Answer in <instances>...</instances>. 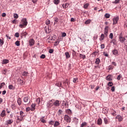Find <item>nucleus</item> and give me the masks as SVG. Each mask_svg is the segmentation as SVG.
Returning a JSON list of instances; mask_svg holds the SVG:
<instances>
[{
	"label": "nucleus",
	"mask_w": 127,
	"mask_h": 127,
	"mask_svg": "<svg viewBox=\"0 0 127 127\" xmlns=\"http://www.w3.org/2000/svg\"><path fill=\"white\" fill-rule=\"evenodd\" d=\"M27 25V20L26 18H23L21 21V24H19V26L21 28H23Z\"/></svg>",
	"instance_id": "nucleus-2"
},
{
	"label": "nucleus",
	"mask_w": 127,
	"mask_h": 127,
	"mask_svg": "<svg viewBox=\"0 0 127 127\" xmlns=\"http://www.w3.org/2000/svg\"><path fill=\"white\" fill-rule=\"evenodd\" d=\"M5 85V83L4 82H2L0 84V89H1V88H3V86Z\"/></svg>",
	"instance_id": "nucleus-39"
},
{
	"label": "nucleus",
	"mask_w": 127,
	"mask_h": 127,
	"mask_svg": "<svg viewBox=\"0 0 127 127\" xmlns=\"http://www.w3.org/2000/svg\"><path fill=\"white\" fill-rule=\"evenodd\" d=\"M113 37H114V35H113L112 33H111L109 35V38L113 39Z\"/></svg>",
	"instance_id": "nucleus-47"
},
{
	"label": "nucleus",
	"mask_w": 127,
	"mask_h": 127,
	"mask_svg": "<svg viewBox=\"0 0 127 127\" xmlns=\"http://www.w3.org/2000/svg\"><path fill=\"white\" fill-rule=\"evenodd\" d=\"M108 33H109V26H106L104 28V34L107 36L108 35Z\"/></svg>",
	"instance_id": "nucleus-7"
},
{
	"label": "nucleus",
	"mask_w": 127,
	"mask_h": 127,
	"mask_svg": "<svg viewBox=\"0 0 127 127\" xmlns=\"http://www.w3.org/2000/svg\"><path fill=\"white\" fill-rule=\"evenodd\" d=\"M22 75L23 77H27L28 76V72L27 71H23Z\"/></svg>",
	"instance_id": "nucleus-16"
},
{
	"label": "nucleus",
	"mask_w": 127,
	"mask_h": 127,
	"mask_svg": "<svg viewBox=\"0 0 127 127\" xmlns=\"http://www.w3.org/2000/svg\"><path fill=\"white\" fill-rule=\"evenodd\" d=\"M100 59L97 58L95 62V64H96V65H99L100 64Z\"/></svg>",
	"instance_id": "nucleus-26"
},
{
	"label": "nucleus",
	"mask_w": 127,
	"mask_h": 127,
	"mask_svg": "<svg viewBox=\"0 0 127 127\" xmlns=\"http://www.w3.org/2000/svg\"><path fill=\"white\" fill-rule=\"evenodd\" d=\"M112 53L113 55H115V56H119V51L116 49H115L112 51Z\"/></svg>",
	"instance_id": "nucleus-10"
},
{
	"label": "nucleus",
	"mask_w": 127,
	"mask_h": 127,
	"mask_svg": "<svg viewBox=\"0 0 127 127\" xmlns=\"http://www.w3.org/2000/svg\"><path fill=\"white\" fill-rule=\"evenodd\" d=\"M24 113L23 111H20V116H17V123H20V122H22L23 121V118H24Z\"/></svg>",
	"instance_id": "nucleus-1"
},
{
	"label": "nucleus",
	"mask_w": 127,
	"mask_h": 127,
	"mask_svg": "<svg viewBox=\"0 0 127 127\" xmlns=\"http://www.w3.org/2000/svg\"><path fill=\"white\" fill-rule=\"evenodd\" d=\"M122 76L121 75H119L117 77V80L118 81H120V80H121V78Z\"/></svg>",
	"instance_id": "nucleus-61"
},
{
	"label": "nucleus",
	"mask_w": 127,
	"mask_h": 127,
	"mask_svg": "<svg viewBox=\"0 0 127 127\" xmlns=\"http://www.w3.org/2000/svg\"><path fill=\"white\" fill-rule=\"evenodd\" d=\"M65 55L66 59H68V58H70V54L68 52L65 53Z\"/></svg>",
	"instance_id": "nucleus-31"
},
{
	"label": "nucleus",
	"mask_w": 127,
	"mask_h": 127,
	"mask_svg": "<svg viewBox=\"0 0 127 127\" xmlns=\"http://www.w3.org/2000/svg\"><path fill=\"white\" fill-rule=\"evenodd\" d=\"M59 2H60V0H54V3H55V4H59Z\"/></svg>",
	"instance_id": "nucleus-36"
},
{
	"label": "nucleus",
	"mask_w": 127,
	"mask_h": 127,
	"mask_svg": "<svg viewBox=\"0 0 127 127\" xmlns=\"http://www.w3.org/2000/svg\"><path fill=\"white\" fill-rule=\"evenodd\" d=\"M116 119L117 120H118L119 122H122V121H123V117H122V116H121L120 115H117L116 117Z\"/></svg>",
	"instance_id": "nucleus-12"
},
{
	"label": "nucleus",
	"mask_w": 127,
	"mask_h": 127,
	"mask_svg": "<svg viewBox=\"0 0 127 127\" xmlns=\"http://www.w3.org/2000/svg\"><path fill=\"white\" fill-rule=\"evenodd\" d=\"M17 81L19 85H23V80H21L20 78H18Z\"/></svg>",
	"instance_id": "nucleus-21"
},
{
	"label": "nucleus",
	"mask_w": 127,
	"mask_h": 127,
	"mask_svg": "<svg viewBox=\"0 0 127 127\" xmlns=\"http://www.w3.org/2000/svg\"><path fill=\"white\" fill-rule=\"evenodd\" d=\"M65 112L66 113V114H68V115H71V114H72V111H71V110L70 109L66 110Z\"/></svg>",
	"instance_id": "nucleus-29"
},
{
	"label": "nucleus",
	"mask_w": 127,
	"mask_h": 127,
	"mask_svg": "<svg viewBox=\"0 0 127 127\" xmlns=\"http://www.w3.org/2000/svg\"><path fill=\"white\" fill-rule=\"evenodd\" d=\"M3 40H1V39H0V46L3 45Z\"/></svg>",
	"instance_id": "nucleus-45"
},
{
	"label": "nucleus",
	"mask_w": 127,
	"mask_h": 127,
	"mask_svg": "<svg viewBox=\"0 0 127 127\" xmlns=\"http://www.w3.org/2000/svg\"><path fill=\"white\" fill-rule=\"evenodd\" d=\"M9 62V61H8V60H3L2 64L5 65L7 64V63H8Z\"/></svg>",
	"instance_id": "nucleus-15"
},
{
	"label": "nucleus",
	"mask_w": 127,
	"mask_h": 127,
	"mask_svg": "<svg viewBox=\"0 0 127 127\" xmlns=\"http://www.w3.org/2000/svg\"><path fill=\"white\" fill-rule=\"evenodd\" d=\"M30 110H31V109H30V107H27V108H26V112H29V111H30Z\"/></svg>",
	"instance_id": "nucleus-64"
},
{
	"label": "nucleus",
	"mask_w": 127,
	"mask_h": 127,
	"mask_svg": "<svg viewBox=\"0 0 127 127\" xmlns=\"http://www.w3.org/2000/svg\"><path fill=\"white\" fill-rule=\"evenodd\" d=\"M53 52H54V50L53 49H50L49 51V53H50V54H52Z\"/></svg>",
	"instance_id": "nucleus-48"
},
{
	"label": "nucleus",
	"mask_w": 127,
	"mask_h": 127,
	"mask_svg": "<svg viewBox=\"0 0 127 127\" xmlns=\"http://www.w3.org/2000/svg\"><path fill=\"white\" fill-rule=\"evenodd\" d=\"M86 126H87V123L84 122L81 124L80 127H86Z\"/></svg>",
	"instance_id": "nucleus-34"
},
{
	"label": "nucleus",
	"mask_w": 127,
	"mask_h": 127,
	"mask_svg": "<svg viewBox=\"0 0 127 127\" xmlns=\"http://www.w3.org/2000/svg\"><path fill=\"white\" fill-rule=\"evenodd\" d=\"M115 90H116V87H115V86H113L111 88V91L112 92H115Z\"/></svg>",
	"instance_id": "nucleus-59"
},
{
	"label": "nucleus",
	"mask_w": 127,
	"mask_h": 127,
	"mask_svg": "<svg viewBox=\"0 0 127 127\" xmlns=\"http://www.w3.org/2000/svg\"><path fill=\"white\" fill-rule=\"evenodd\" d=\"M13 123V120H8L6 121L5 125L8 126V125H11Z\"/></svg>",
	"instance_id": "nucleus-11"
},
{
	"label": "nucleus",
	"mask_w": 127,
	"mask_h": 127,
	"mask_svg": "<svg viewBox=\"0 0 127 127\" xmlns=\"http://www.w3.org/2000/svg\"><path fill=\"white\" fill-rule=\"evenodd\" d=\"M79 57L80 58H82V59H85V58H86V55H82V54H79Z\"/></svg>",
	"instance_id": "nucleus-33"
},
{
	"label": "nucleus",
	"mask_w": 127,
	"mask_h": 127,
	"mask_svg": "<svg viewBox=\"0 0 127 127\" xmlns=\"http://www.w3.org/2000/svg\"><path fill=\"white\" fill-rule=\"evenodd\" d=\"M14 36H15V37H17V38L19 37V33L18 32H16V33L14 34Z\"/></svg>",
	"instance_id": "nucleus-43"
},
{
	"label": "nucleus",
	"mask_w": 127,
	"mask_h": 127,
	"mask_svg": "<svg viewBox=\"0 0 127 127\" xmlns=\"http://www.w3.org/2000/svg\"><path fill=\"white\" fill-rule=\"evenodd\" d=\"M111 43H113L114 45H117L118 44V42H117V40L113 39L111 41Z\"/></svg>",
	"instance_id": "nucleus-24"
},
{
	"label": "nucleus",
	"mask_w": 127,
	"mask_h": 127,
	"mask_svg": "<svg viewBox=\"0 0 127 127\" xmlns=\"http://www.w3.org/2000/svg\"><path fill=\"white\" fill-rule=\"evenodd\" d=\"M0 116V117H1V118H3V117H5V116H6V114H5V110H4L2 111Z\"/></svg>",
	"instance_id": "nucleus-13"
},
{
	"label": "nucleus",
	"mask_w": 127,
	"mask_h": 127,
	"mask_svg": "<svg viewBox=\"0 0 127 127\" xmlns=\"http://www.w3.org/2000/svg\"><path fill=\"white\" fill-rule=\"evenodd\" d=\"M36 106V104H32L31 106V111H34L35 110V106Z\"/></svg>",
	"instance_id": "nucleus-18"
},
{
	"label": "nucleus",
	"mask_w": 127,
	"mask_h": 127,
	"mask_svg": "<svg viewBox=\"0 0 127 127\" xmlns=\"http://www.w3.org/2000/svg\"><path fill=\"white\" fill-rule=\"evenodd\" d=\"M15 44L16 46H20V43L19 41H16Z\"/></svg>",
	"instance_id": "nucleus-38"
},
{
	"label": "nucleus",
	"mask_w": 127,
	"mask_h": 127,
	"mask_svg": "<svg viewBox=\"0 0 127 127\" xmlns=\"http://www.w3.org/2000/svg\"><path fill=\"white\" fill-rule=\"evenodd\" d=\"M105 18H110V16H111V15L109 13H106L104 15Z\"/></svg>",
	"instance_id": "nucleus-37"
},
{
	"label": "nucleus",
	"mask_w": 127,
	"mask_h": 127,
	"mask_svg": "<svg viewBox=\"0 0 127 127\" xmlns=\"http://www.w3.org/2000/svg\"><path fill=\"white\" fill-rule=\"evenodd\" d=\"M45 57H46V56H45V55L44 54H42L41 56H40V58L41 59H44V58H45Z\"/></svg>",
	"instance_id": "nucleus-46"
},
{
	"label": "nucleus",
	"mask_w": 127,
	"mask_h": 127,
	"mask_svg": "<svg viewBox=\"0 0 127 127\" xmlns=\"http://www.w3.org/2000/svg\"><path fill=\"white\" fill-rule=\"evenodd\" d=\"M20 34L21 35V36H24V37H26V35H27V32L23 31Z\"/></svg>",
	"instance_id": "nucleus-14"
},
{
	"label": "nucleus",
	"mask_w": 127,
	"mask_h": 127,
	"mask_svg": "<svg viewBox=\"0 0 127 127\" xmlns=\"http://www.w3.org/2000/svg\"><path fill=\"white\" fill-rule=\"evenodd\" d=\"M60 125V123H59V122L56 121L54 125V127H59Z\"/></svg>",
	"instance_id": "nucleus-23"
},
{
	"label": "nucleus",
	"mask_w": 127,
	"mask_h": 127,
	"mask_svg": "<svg viewBox=\"0 0 127 127\" xmlns=\"http://www.w3.org/2000/svg\"><path fill=\"white\" fill-rule=\"evenodd\" d=\"M53 103L54 106H55V107H59V106H60V101L59 100H55L54 99V102Z\"/></svg>",
	"instance_id": "nucleus-5"
},
{
	"label": "nucleus",
	"mask_w": 127,
	"mask_h": 127,
	"mask_svg": "<svg viewBox=\"0 0 127 127\" xmlns=\"http://www.w3.org/2000/svg\"><path fill=\"white\" fill-rule=\"evenodd\" d=\"M113 3H120V0H115V1H113Z\"/></svg>",
	"instance_id": "nucleus-49"
},
{
	"label": "nucleus",
	"mask_w": 127,
	"mask_h": 127,
	"mask_svg": "<svg viewBox=\"0 0 127 127\" xmlns=\"http://www.w3.org/2000/svg\"><path fill=\"white\" fill-rule=\"evenodd\" d=\"M41 122L43 124H45V123H46V121H45L43 118L41 119Z\"/></svg>",
	"instance_id": "nucleus-52"
},
{
	"label": "nucleus",
	"mask_w": 127,
	"mask_h": 127,
	"mask_svg": "<svg viewBox=\"0 0 127 127\" xmlns=\"http://www.w3.org/2000/svg\"><path fill=\"white\" fill-rule=\"evenodd\" d=\"M64 120L66 121L67 123H71V118L67 115H64Z\"/></svg>",
	"instance_id": "nucleus-6"
},
{
	"label": "nucleus",
	"mask_w": 127,
	"mask_h": 127,
	"mask_svg": "<svg viewBox=\"0 0 127 127\" xmlns=\"http://www.w3.org/2000/svg\"><path fill=\"white\" fill-rule=\"evenodd\" d=\"M13 17L14 18H18V15H17L16 13H15L13 15Z\"/></svg>",
	"instance_id": "nucleus-51"
},
{
	"label": "nucleus",
	"mask_w": 127,
	"mask_h": 127,
	"mask_svg": "<svg viewBox=\"0 0 127 127\" xmlns=\"http://www.w3.org/2000/svg\"><path fill=\"white\" fill-rule=\"evenodd\" d=\"M89 23H91V20L89 19L85 21V24H89Z\"/></svg>",
	"instance_id": "nucleus-41"
},
{
	"label": "nucleus",
	"mask_w": 127,
	"mask_h": 127,
	"mask_svg": "<svg viewBox=\"0 0 127 127\" xmlns=\"http://www.w3.org/2000/svg\"><path fill=\"white\" fill-rule=\"evenodd\" d=\"M45 31H46V33H50V32H51V31L49 30V27H48V29L47 28L45 27Z\"/></svg>",
	"instance_id": "nucleus-30"
},
{
	"label": "nucleus",
	"mask_w": 127,
	"mask_h": 127,
	"mask_svg": "<svg viewBox=\"0 0 127 127\" xmlns=\"http://www.w3.org/2000/svg\"><path fill=\"white\" fill-rule=\"evenodd\" d=\"M11 108L12 109V110H15V109H16V106L15 105V104H12L11 105Z\"/></svg>",
	"instance_id": "nucleus-28"
},
{
	"label": "nucleus",
	"mask_w": 127,
	"mask_h": 127,
	"mask_svg": "<svg viewBox=\"0 0 127 127\" xmlns=\"http://www.w3.org/2000/svg\"><path fill=\"white\" fill-rule=\"evenodd\" d=\"M113 85H114V84L112 82L110 81L108 83V86H109V87H112L113 86Z\"/></svg>",
	"instance_id": "nucleus-40"
},
{
	"label": "nucleus",
	"mask_w": 127,
	"mask_h": 127,
	"mask_svg": "<svg viewBox=\"0 0 127 127\" xmlns=\"http://www.w3.org/2000/svg\"><path fill=\"white\" fill-rule=\"evenodd\" d=\"M104 38H105V35L104 34H102L101 36V40H104Z\"/></svg>",
	"instance_id": "nucleus-55"
},
{
	"label": "nucleus",
	"mask_w": 127,
	"mask_h": 127,
	"mask_svg": "<svg viewBox=\"0 0 127 127\" xmlns=\"http://www.w3.org/2000/svg\"><path fill=\"white\" fill-rule=\"evenodd\" d=\"M72 56H75L76 55V52L74 50H72Z\"/></svg>",
	"instance_id": "nucleus-54"
},
{
	"label": "nucleus",
	"mask_w": 127,
	"mask_h": 127,
	"mask_svg": "<svg viewBox=\"0 0 127 127\" xmlns=\"http://www.w3.org/2000/svg\"><path fill=\"white\" fill-rule=\"evenodd\" d=\"M101 49H104V48H105V44H101Z\"/></svg>",
	"instance_id": "nucleus-62"
},
{
	"label": "nucleus",
	"mask_w": 127,
	"mask_h": 127,
	"mask_svg": "<svg viewBox=\"0 0 127 127\" xmlns=\"http://www.w3.org/2000/svg\"><path fill=\"white\" fill-rule=\"evenodd\" d=\"M63 113V111H62V110H59L58 112L59 116H60V115H61V114H62Z\"/></svg>",
	"instance_id": "nucleus-50"
},
{
	"label": "nucleus",
	"mask_w": 127,
	"mask_h": 127,
	"mask_svg": "<svg viewBox=\"0 0 127 127\" xmlns=\"http://www.w3.org/2000/svg\"><path fill=\"white\" fill-rule=\"evenodd\" d=\"M29 44L30 46H33L34 45V43H35V41H34V39H30L29 41Z\"/></svg>",
	"instance_id": "nucleus-8"
},
{
	"label": "nucleus",
	"mask_w": 127,
	"mask_h": 127,
	"mask_svg": "<svg viewBox=\"0 0 127 127\" xmlns=\"http://www.w3.org/2000/svg\"><path fill=\"white\" fill-rule=\"evenodd\" d=\"M55 85H56V86H57V87H62V83L61 82H58V83H56Z\"/></svg>",
	"instance_id": "nucleus-32"
},
{
	"label": "nucleus",
	"mask_w": 127,
	"mask_h": 127,
	"mask_svg": "<svg viewBox=\"0 0 127 127\" xmlns=\"http://www.w3.org/2000/svg\"><path fill=\"white\" fill-rule=\"evenodd\" d=\"M119 16H117L116 17H115L113 19V24H117L118 23V21H119Z\"/></svg>",
	"instance_id": "nucleus-9"
},
{
	"label": "nucleus",
	"mask_w": 127,
	"mask_h": 127,
	"mask_svg": "<svg viewBox=\"0 0 127 127\" xmlns=\"http://www.w3.org/2000/svg\"><path fill=\"white\" fill-rule=\"evenodd\" d=\"M63 8H67L68 6H69V3H65V4H63L62 5Z\"/></svg>",
	"instance_id": "nucleus-20"
},
{
	"label": "nucleus",
	"mask_w": 127,
	"mask_h": 127,
	"mask_svg": "<svg viewBox=\"0 0 127 127\" xmlns=\"http://www.w3.org/2000/svg\"><path fill=\"white\" fill-rule=\"evenodd\" d=\"M125 40H126V38L123 37V34L121 33L119 35V41L121 43H124Z\"/></svg>",
	"instance_id": "nucleus-4"
},
{
	"label": "nucleus",
	"mask_w": 127,
	"mask_h": 127,
	"mask_svg": "<svg viewBox=\"0 0 127 127\" xmlns=\"http://www.w3.org/2000/svg\"><path fill=\"white\" fill-rule=\"evenodd\" d=\"M66 36V33L63 32L62 33V37H65Z\"/></svg>",
	"instance_id": "nucleus-58"
},
{
	"label": "nucleus",
	"mask_w": 127,
	"mask_h": 127,
	"mask_svg": "<svg viewBox=\"0 0 127 127\" xmlns=\"http://www.w3.org/2000/svg\"><path fill=\"white\" fill-rule=\"evenodd\" d=\"M46 24L47 25H48V24H50V20L49 19H47L46 20Z\"/></svg>",
	"instance_id": "nucleus-42"
},
{
	"label": "nucleus",
	"mask_w": 127,
	"mask_h": 127,
	"mask_svg": "<svg viewBox=\"0 0 127 127\" xmlns=\"http://www.w3.org/2000/svg\"><path fill=\"white\" fill-rule=\"evenodd\" d=\"M103 55L104 56H106V57H109V54H108L107 53H106V52H103Z\"/></svg>",
	"instance_id": "nucleus-57"
},
{
	"label": "nucleus",
	"mask_w": 127,
	"mask_h": 127,
	"mask_svg": "<svg viewBox=\"0 0 127 127\" xmlns=\"http://www.w3.org/2000/svg\"><path fill=\"white\" fill-rule=\"evenodd\" d=\"M23 101H24V103H27V102H28V101H29V98L28 97V96H26V97H24L23 99Z\"/></svg>",
	"instance_id": "nucleus-19"
},
{
	"label": "nucleus",
	"mask_w": 127,
	"mask_h": 127,
	"mask_svg": "<svg viewBox=\"0 0 127 127\" xmlns=\"http://www.w3.org/2000/svg\"><path fill=\"white\" fill-rule=\"evenodd\" d=\"M53 102H54V99H52L48 102L47 103V108H51V107L53 106Z\"/></svg>",
	"instance_id": "nucleus-3"
},
{
	"label": "nucleus",
	"mask_w": 127,
	"mask_h": 127,
	"mask_svg": "<svg viewBox=\"0 0 127 127\" xmlns=\"http://www.w3.org/2000/svg\"><path fill=\"white\" fill-rule=\"evenodd\" d=\"M104 124H105V125H108L109 124V121H108V119L106 118L104 119Z\"/></svg>",
	"instance_id": "nucleus-35"
},
{
	"label": "nucleus",
	"mask_w": 127,
	"mask_h": 127,
	"mask_svg": "<svg viewBox=\"0 0 127 127\" xmlns=\"http://www.w3.org/2000/svg\"><path fill=\"white\" fill-rule=\"evenodd\" d=\"M7 71V70L6 69H3V70L2 71V74L5 75V73H6Z\"/></svg>",
	"instance_id": "nucleus-63"
},
{
	"label": "nucleus",
	"mask_w": 127,
	"mask_h": 127,
	"mask_svg": "<svg viewBox=\"0 0 127 127\" xmlns=\"http://www.w3.org/2000/svg\"><path fill=\"white\" fill-rule=\"evenodd\" d=\"M36 103H37V104H38V105H39V104H40V98H38L36 100Z\"/></svg>",
	"instance_id": "nucleus-44"
},
{
	"label": "nucleus",
	"mask_w": 127,
	"mask_h": 127,
	"mask_svg": "<svg viewBox=\"0 0 127 127\" xmlns=\"http://www.w3.org/2000/svg\"><path fill=\"white\" fill-rule=\"evenodd\" d=\"M17 102L18 106H20L21 105V98H18Z\"/></svg>",
	"instance_id": "nucleus-27"
},
{
	"label": "nucleus",
	"mask_w": 127,
	"mask_h": 127,
	"mask_svg": "<svg viewBox=\"0 0 127 127\" xmlns=\"http://www.w3.org/2000/svg\"><path fill=\"white\" fill-rule=\"evenodd\" d=\"M8 89L9 90H14L15 89V87L13 86L12 85H9L8 86Z\"/></svg>",
	"instance_id": "nucleus-25"
},
{
	"label": "nucleus",
	"mask_w": 127,
	"mask_h": 127,
	"mask_svg": "<svg viewBox=\"0 0 127 127\" xmlns=\"http://www.w3.org/2000/svg\"><path fill=\"white\" fill-rule=\"evenodd\" d=\"M77 80H78V78H74L73 79V83H76V82H77Z\"/></svg>",
	"instance_id": "nucleus-56"
},
{
	"label": "nucleus",
	"mask_w": 127,
	"mask_h": 127,
	"mask_svg": "<svg viewBox=\"0 0 127 127\" xmlns=\"http://www.w3.org/2000/svg\"><path fill=\"white\" fill-rule=\"evenodd\" d=\"M88 6H89V4L86 3L84 5L83 7L84 8H88Z\"/></svg>",
	"instance_id": "nucleus-53"
},
{
	"label": "nucleus",
	"mask_w": 127,
	"mask_h": 127,
	"mask_svg": "<svg viewBox=\"0 0 127 127\" xmlns=\"http://www.w3.org/2000/svg\"><path fill=\"white\" fill-rule=\"evenodd\" d=\"M49 125H54V122L53 121H51L49 122Z\"/></svg>",
	"instance_id": "nucleus-60"
},
{
	"label": "nucleus",
	"mask_w": 127,
	"mask_h": 127,
	"mask_svg": "<svg viewBox=\"0 0 127 127\" xmlns=\"http://www.w3.org/2000/svg\"><path fill=\"white\" fill-rule=\"evenodd\" d=\"M102 119L99 118L97 120V125H99V126H101V125H102Z\"/></svg>",
	"instance_id": "nucleus-22"
},
{
	"label": "nucleus",
	"mask_w": 127,
	"mask_h": 127,
	"mask_svg": "<svg viewBox=\"0 0 127 127\" xmlns=\"http://www.w3.org/2000/svg\"><path fill=\"white\" fill-rule=\"evenodd\" d=\"M106 80L107 81H112V80H113V79L112 78V76L111 75H108L106 77Z\"/></svg>",
	"instance_id": "nucleus-17"
}]
</instances>
